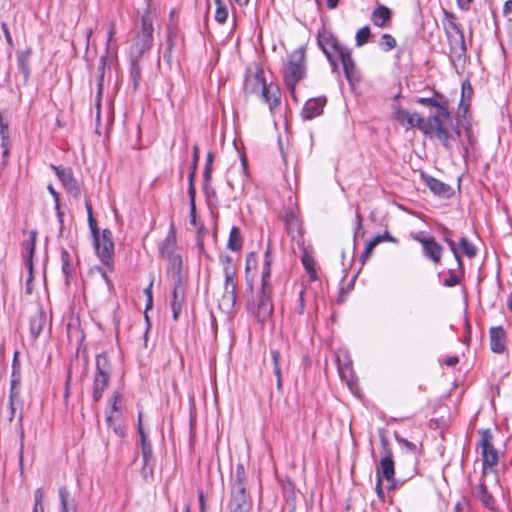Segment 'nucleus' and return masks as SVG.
Segmentation results:
<instances>
[{
    "instance_id": "obj_43",
    "label": "nucleus",
    "mask_w": 512,
    "mask_h": 512,
    "mask_svg": "<svg viewBox=\"0 0 512 512\" xmlns=\"http://www.w3.org/2000/svg\"><path fill=\"white\" fill-rule=\"evenodd\" d=\"M85 206H86V210H87L88 224H89V228L91 231V235L93 238H96L101 233L98 229L97 222H96L95 218L93 217L92 206L89 201H86Z\"/></svg>"
},
{
    "instance_id": "obj_3",
    "label": "nucleus",
    "mask_w": 512,
    "mask_h": 512,
    "mask_svg": "<svg viewBox=\"0 0 512 512\" xmlns=\"http://www.w3.org/2000/svg\"><path fill=\"white\" fill-rule=\"evenodd\" d=\"M443 25L449 42L451 60L460 61L465 57L467 51L462 27L457 22L456 16L446 11L444 13Z\"/></svg>"
},
{
    "instance_id": "obj_39",
    "label": "nucleus",
    "mask_w": 512,
    "mask_h": 512,
    "mask_svg": "<svg viewBox=\"0 0 512 512\" xmlns=\"http://www.w3.org/2000/svg\"><path fill=\"white\" fill-rule=\"evenodd\" d=\"M464 277V272H461L456 269L448 270V277L444 279L443 285L445 287H454L460 284L462 278Z\"/></svg>"
},
{
    "instance_id": "obj_40",
    "label": "nucleus",
    "mask_w": 512,
    "mask_h": 512,
    "mask_svg": "<svg viewBox=\"0 0 512 512\" xmlns=\"http://www.w3.org/2000/svg\"><path fill=\"white\" fill-rule=\"evenodd\" d=\"M61 263L62 272L66 277V281H68L69 277L73 274V265L71 263V256L67 250H62L61 252Z\"/></svg>"
},
{
    "instance_id": "obj_31",
    "label": "nucleus",
    "mask_w": 512,
    "mask_h": 512,
    "mask_svg": "<svg viewBox=\"0 0 512 512\" xmlns=\"http://www.w3.org/2000/svg\"><path fill=\"white\" fill-rule=\"evenodd\" d=\"M185 303V290L172 289V297L170 301L173 319L176 321L179 318V315L182 311L183 305Z\"/></svg>"
},
{
    "instance_id": "obj_1",
    "label": "nucleus",
    "mask_w": 512,
    "mask_h": 512,
    "mask_svg": "<svg viewBox=\"0 0 512 512\" xmlns=\"http://www.w3.org/2000/svg\"><path fill=\"white\" fill-rule=\"evenodd\" d=\"M317 43L329 61L333 73H339L338 63L340 62L345 78L349 83L360 80V74L351 56L350 49L340 44L333 33L325 28L320 29L317 35Z\"/></svg>"
},
{
    "instance_id": "obj_42",
    "label": "nucleus",
    "mask_w": 512,
    "mask_h": 512,
    "mask_svg": "<svg viewBox=\"0 0 512 512\" xmlns=\"http://www.w3.org/2000/svg\"><path fill=\"white\" fill-rule=\"evenodd\" d=\"M198 161H199V147H198V145H194L193 146V159H192V164H191V170H190L189 177H188V181H189L188 187H195L194 186V179H195V176H196V171H197V167H198Z\"/></svg>"
},
{
    "instance_id": "obj_19",
    "label": "nucleus",
    "mask_w": 512,
    "mask_h": 512,
    "mask_svg": "<svg viewBox=\"0 0 512 512\" xmlns=\"http://www.w3.org/2000/svg\"><path fill=\"white\" fill-rule=\"evenodd\" d=\"M267 84L264 70L262 68H257L255 73L246 75L244 90L249 94L260 95Z\"/></svg>"
},
{
    "instance_id": "obj_64",
    "label": "nucleus",
    "mask_w": 512,
    "mask_h": 512,
    "mask_svg": "<svg viewBox=\"0 0 512 512\" xmlns=\"http://www.w3.org/2000/svg\"><path fill=\"white\" fill-rule=\"evenodd\" d=\"M457 6L462 11H468L473 0H456Z\"/></svg>"
},
{
    "instance_id": "obj_23",
    "label": "nucleus",
    "mask_w": 512,
    "mask_h": 512,
    "mask_svg": "<svg viewBox=\"0 0 512 512\" xmlns=\"http://www.w3.org/2000/svg\"><path fill=\"white\" fill-rule=\"evenodd\" d=\"M490 349L496 354L506 351V332L502 326L491 327L489 330Z\"/></svg>"
},
{
    "instance_id": "obj_53",
    "label": "nucleus",
    "mask_w": 512,
    "mask_h": 512,
    "mask_svg": "<svg viewBox=\"0 0 512 512\" xmlns=\"http://www.w3.org/2000/svg\"><path fill=\"white\" fill-rule=\"evenodd\" d=\"M171 282H172V286L173 288L172 289H179V290H185L184 288V277H183V273L182 274H177V275H173V276H170L168 277Z\"/></svg>"
},
{
    "instance_id": "obj_50",
    "label": "nucleus",
    "mask_w": 512,
    "mask_h": 512,
    "mask_svg": "<svg viewBox=\"0 0 512 512\" xmlns=\"http://www.w3.org/2000/svg\"><path fill=\"white\" fill-rule=\"evenodd\" d=\"M104 89V78L103 75H98L97 78V95H96V109H97V118L100 117V108H101V98Z\"/></svg>"
},
{
    "instance_id": "obj_45",
    "label": "nucleus",
    "mask_w": 512,
    "mask_h": 512,
    "mask_svg": "<svg viewBox=\"0 0 512 512\" xmlns=\"http://www.w3.org/2000/svg\"><path fill=\"white\" fill-rule=\"evenodd\" d=\"M189 205H190V223L196 226V190L195 187H188Z\"/></svg>"
},
{
    "instance_id": "obj_58",
    "label": "nucleus",
    "mask_w": 512,
    "mask_h": 512,
    "mask_svg": "<svg viewBox=\"0 0 512 512\" xmlns=\"http://www.w3.org/2000/svg\"><path fill=\"white\" fill-rule=\"evenodd\" d=\"M1 30H2V32L4 34V36H5L7 44L10 47H13L14 46V42H13V39H12V36H11L10 31H9L7 23H5V22L1 23Z\"/></svg>"
},
{
    "instance_id": "obj_47",
    "label": "nucleus",
    "mask_w": 512,
    "mask_h": 512,
    "mask_svg": "<svg viewBox=\"0 0 512 512\" xmlns=\"http://www.w3.org/2000/svg\"><path fill=\"white\" fill-rule=\"evenodd\" d=\"M396 40L391 34H383L379 41V47L385 51H391L396 47Z\"/></svg>"
},
{
    "instance_id": "obj_61",
    "label": "nucleus",
    "mask_w": 512,
    "mask_h": 512,
    "mask_svg": "<svg viewBox=\"0 0 512 512\" xmlns=\"http://www.w3.org/2000/svg\"><path fill=\"white\" fill-rule=\"evenodd\" d=\"M21 385V372H11L10 386L20 387Z\"/></svg>"
},
{
    "instance_id": "obj_9",
    "label": "nucleus",
    "mask_w": 512,
    "mask_h": 512,
    "mask_svg": "<svg viewBox=\"0 0 512 512\" xmlns=\"http://www.w3.org/2000/svg\"><path fill=\"white\" fill-rule=\"evenodd\" d=\"M220 262L223 265L225 277V291L222 297V303L233 307L236 302V266L230 256H221Z\"/></svg>"
},
{
    "instance_id": "obj_14",
    "label": "nucleus",
    "mask_w": 512,
    "mask_h": 512,
    "mask_svg": "<svg viewBox=\"0 0 512 512\" xmlns=\"http://www.w3.org/2000/svg\"><path fill=\"white\" fill-rule=\"evenodd\" d=\"M50 167L55 172L66 190L74 197H78L80 195V186L74 177L72 169L69 167H62L53 164H51Z\"/></svg>"
},
{
    "instance_id": "obj_13",
    "label": "nucleus",
    "mask_w": 512,
    "mask_h": 512,
    "mask_svg": "<svg viewBox=\"0 0 512 512\" xmlns=\"http://www.w3.org/2000/svg\"><path fill=\"white\" fill-rule=\"evenodd\" d=\"M138 433L141 441V453L143 457V473L146 476L147 469H149L150 473L152 472V466L154 464V457L152 451V445L150 440L148 439V435L144 431L142 425V413L140 412L138 415Z\"/></svg>"
},
{
    "instance_id": "obj_46",
    "label": "nucleus",
    "mask_w": 512,
    "mask_h": 512,
    "mask_svg": "<svg viewBox=\"0 0 512 512\" xmlns=\"http://www.w3.org/2000/svg\"><path fill=\"white\" fill-rule=\"evenodd\" d=\"M370 36H371V31H370L369 26H364V27L360 28L357 31L356 36H355L356 46L361 47V46L365 45L369 41Z\"/></svg>"
},
{
    "instance_id": "obj_35",
    "label": "nucleus",
    "mask_w": 512,
    "mask_h": 512,
    "mask_svg": "<svg viewBox=\"0 0 512 512\" xmlns=\"http://www.w3.org/2000/svg\"><path fill=\"white\" fill-rule=\"evenodd\" d=\"M243 239L239 227L233 226L230 230L227 247L234 252L242 249Z\"/></svg>"
},
{
    "instance_id": "obj_25",
    "label": "nucleus",
    "mask_w": 512,
    "mask_h": 512,
    "mask_svg": "<svg viewBox=\"0 0 512 512\" xmlns=\"http://www.w3.org/2000/svg\"><path fill=\"white\" fill-rule=\"evenodd\" d=\"M46 325V314L40 305H37L34 313L29 319V330L30 335L33 339H36L42 332Z\"/></svg>"
},
{
    "instance_id": "obj_20",
    "label": "nucleus",
    "mask_w": 512,
    "mask_h": 512,
    "mask_svg": "<svg viewBox=\"0 0 512 512\" xmlns=\"http://www.w3.org/2000/svg\"><path fill=\"white\" fill-rule=\"evenodd\" d=\"M395 439L402 450L407 454V460L411 463L412 469L409 477H413L417 473V464H418V446L403 437L395 435Z\"/></svg>"
},
{
    "instance_id": "obj_21",
    "label": "nucleus",
    "mask_w": 512,
    "mask_h": 512,
    "mask_svg": "<svg viewBox=\"0 0 512 512\" xmlns=\"http://www.w3.org/2000/svg\"><path fill=\"white\" fill-rule=\"evenodd\" d=\"M121 400H122L121 393L115 391L109 400L111 409H110V412L107 414L106 423L108 424L109 427L113 428L114 432L117 435L124 436V434H125L124 428L120 425L114 424V413H120Z\"/></svg>"
},
{
    "instance_id": "obj_49",
    "label": "nucleus",
    "mask_w": 512,
    "mask_h": 512,
    "mask_svg": "<svg viewBox=\"0 0 512 512\" xmlns=\"http://www.w3.org/2000/svg\"><path fill=\"white\" fill-rule=\"evenodd\" d=\"M472 93L473 89L470 82L468 80L464 81L461 86V100L459 103L460 108L464 106V100L470 101Z\"/></svg>"
},
{
    "instance_id": "obj_38",
    "label": "nucleus",
    "mask_w": 512,
    "mask_h": 512,
    "mask_svg": "<svg viewBox=\"0 0 512 512\" xmlns=\"http://www.w3.org/2000/svg\"><path fill=\"white\" fill-rule=\"evenodd\" d=\"M214 3L216 5L215 10V21L219 24H224L227 21L228 18V9L224 2V0H214Z\"/></svg>"
},
{
    "instance_id": "obj_62",
    "label": "nucleus",
    "mask_w": 512,
    "mask_h": 512,
    "mask_svg": "<svg viewBox=\"0 0 512 512\" xmlns=\"http://www.w3.org/2000/svg\"><path fill=\"white\" fill-rule=\"evenodd\" d=\"M302 262H303V265L305 266L306 270L308 271V273L310 275V278L312 280H316L317 279V275H316V271L313 268V266L308 262L307 259H302Z\"/></svg>"
},
{
    "instance_id": "obj_32",
    "label": "nucleus",
    "mask_w": 512,
    "mask_h": 512,
    "mask_svg": "<svg viewBox=\"0 0 512 512\" xmlns=\"http://www.w3.org/2000/svg\"><path fill=\"white\" fill-rule=\"evenodd\" d=\"M271 264H272V257L270 248L268 247L265 251L264 255V262H263V268H262V276H261V288L265 289H272L271 285Z\"/></svg>"
},
{
    "instance_id": "obj_30",
    "label": "nucleus",
    "mask_w": 512,
    "mask_h": 512,
    "mask_svg": "<svg viewBox=\"0 0 512 512\" xmlns=\"http://www.w3.org/2000/svg\"><path fill=\"white\" fill-rule=\"evenodd\" d=\"M168 262L167 265V276H173L177 274H182L183 262L182 257L177 253H171L166 255H161Z\"/></svg>"
},
{
    "instance_id": "obj_60",
    "label": "nucleus",
    "mask_w": 512,
    "mask_h": 512,
    "mask_svg": "<svg viewBox=\"0 0 512 512\" xmlns=\"http://www.w3.org/2000/svg\"><path fill=\"white\" fill-rule=\"evenodd\" d=\"M97 270L100 272L101 277L105 281V283L108 287V290L112 291L114 289V285H113L111 279L108 277L107 272L101 267H98Z\"/></svg>"
},
{
    "instance_id": "obj_11",
    "label": "nucleus",
    "mask_w": 512,
    "mask_h": 512,
    "mask_svg": "<svg viewBox=\"0 0 512 512\" xmlns=\"http://www.w3.org/2000/svg\"><path fill=\"white\" fill-rule=\"evenodd\" d=\"M381 444L384 450V456L376 467V476L380 479H385L390 483V488H395V464L393 460L392 451L389 448V443L386 437L381 436Z\"/></svg>"
},
{
    "instance_id": "obj_24",
    "label": "nucleus",
    "mask_w": 512,
    "mask_h": 512,
    "mask_svg": "<svg viewBox=\"0 0 512 512\" xmlns=\"http://www.w3.org/2000/svg\"><path fill=\"white\" fill-rule=\"evenodd\" d=\"M325 104V97H318L307 100L301 112L302 118L304 120H311L320 116L323 112Z\"/></svg>"
},
{
    "instance_id": "obj_41",
    "label": "nucleus",
    "mask_w": 512,
    "mask_h": 512,
    "mask_svg": "<svg viewBox=\"0 0 512 512\" xmlns=\"http://www.w3.org/2000/svg\"><path fill=\"white\" fill-rule=\"evenodd\" d=\"M425 118L420 116L417 112L408 114L405 126L408 128H419L423 132Z\"/></svg>"
},
{
    "instance_id": "obj_17",
    "label": "nucleus",
    "mask_w": 512,
    "mask_h": 512,
    "mask_svg": "<svg viewBox=\"0 0 512 512\" xmlns=\"http://www.w3.org/2000/svg\"><path fill=\"white\" fill-rule=\"evenodd\" d=\"M272 289L261 288L258 304L253 312L259 322H264L271 317L273 313V304L271 300Z\"/></svg>"
},
{
    "instance_id": "obj_4",
    "label": "nucleus",
    "mask_w": 512,
    "mask_h": 512,
    "mask_svg": "<svg viewBox=\"0 0 512 512\" xmlns=\"http://www.w3.org/2000/svg\"><path fill=\"white\" fill-rule=\"evenodd\" d=\"M112 367L107 353L97 354L95 357V372L92 385V399L99 402L109 386Z\"/></svg>"
},
{
    "instance_id": "obj_29",
    "label": "nucleus",
    "mask_w": 512,
    "mask_h": 512,
    "mask_svg": "<svg viewBox=\"0 0 512 512\" xmlns=\"http://www.w3.org/2000/svg\"><path fill=\"white\" fill-rule=\"evenodd\" d=\"M32 55L31 48H27L25 50H21L17 52V65L18 69L21 71L24 82L27 83L30 78V59Z\"/></svg>"
},
{
    "instance_id": "obj_44",
    "label": "nucleus",
    "mask_w": 512,
    "mask_h": 512,
    "mask_svg": "<svg viewBox=\"0 0 512 512\" xmlns=\"http://www.w3.org/2000/svg\"><path fill=\"white\" fill-rule=\"evenodd\" d=\"M212 162H213V154L211 152L208 153L206 164L203 172L204 185L203 189L208 193V182L211 181L212 177Z\"/></svg>"
},
{
    "instance_id": "obj_6",
    "label": "nucleus",
    "mask_w": 512,
    "mask_h": 512,
    "mask_svg": "<svg viewBox=\"0 0 512 512\" xmlns=\"http://www.w3.org/2000/svg\"><path fill=\"white\" fill-rule=\"evenodd\" d=\"M304 73L305 51L303 48H300L290 55L284 69V82L291 92H294L296 84L304 77Z\"/></svg>"
},
{
    "instance_id": "obj_28",
    "label": "nucleus",
    "mask_w": 512,
    "mask_h": 512,
    "mask_svg": "<svg viewBox=\"0 0 512 512\" xmlns=\"http://www.w3.org/2000/svg\"><path fill=\"white\" fill-rule=\"evenodd\" d=\"M392 19L391 10L384 6L379 5L371 14V21L377 27H386Z\"/></svg>"
},
{
    "instance_id": "obj_63",
    "label": "nucleus",
    "mask_w": 512,
    "mask_h": 512,
    "mask_svg": "<svg viewBox=\"0 0 512 512\" xmlns=\"http://www.w3.org/2000/svg\"><path fill=\"white\" fill-rule=\"evenodd\" d=\"M355 217H356V229H355L354 237H356L358 233H362V234L364 233L363 232V226H362V220L363 219H362L361 214L358 211H356V216Z\"/></svg>"
},
{
    "instance_id": "obj_52",
    "label": "nucleus",
    "mask_w": 512,
    "mask_h": 512,
    "mask_svg": "<svg viewBox=\"0 0 512 512\" xmlns=\"http://www.w3.org/2000/svg\"><path fill=\"white\" fill-rule=\"evenodd\" d=\"M409 112L407 110L396 107L394 109V118L401 125L405 126Z\"/></svg>"
},
{
    "instance_id": "obj_57",
    "label": "nucleus",
    "mask_w": 512,
    "mask_h": 512,
    "mask_svg": "<svg viewBox=\"0 0 512 512\" xmlns=\"http://www.w3.org/2000/svg\"><path fill=\"white\" fill-rule=\"evenodd\" d=\"M455 260H456V263H457V269L456 270H459L461 272H464V264H463V261H462V258H461V252L459 251L458 247H454V250H451Z\"/></svg>"
},
{
    "instance_id": "obj_56",
    "label": "nucleus",
    "mask_w": 512,
    "mask_h": 512,
    "mask_svg": "<svg viewBox=\"0 0 512 512\" xmlns=\"http://www.w3.org/2000/svg\"><path fill=\"white\" fill-rule=\"evenodd\" d=\"M304 293H305L304 289H301L299 291L298 298H297V304L295 306V311L300 315L304 313V309H305Z\"/></svg>"
},
{
    "instance_id": "obj_22",
    "label": "nucleus",
    "mask_w": 512,
    "mask_h": 512,
    "mask_svg": "<svg viewBox=\"0 0 512 512\" xmlns=\"http://www.w3.org/2000/svg\"><path fill=\"white\" fill-rule=\"evenodd\" d=\"M422 179L436 196L448 199L454 194L453 188L439 179L424 174H422Z\"/></svg>"
},
{
    "instance_id": "obj_37",
    "label": "nucleus",
    "mask_w": 512,
    "mask_h": 512,
    "mask_svg": "<svg viewBox=\"0 0 512 512\" xmlns=\"http://www.w3.org/2000/svg\"><path fill=\"white\" fill-rule=\"evenodd\" d=\"M459 246L463 255L470 259L476 257L478 249L467 237L463 236L460 238Z\"/></svg>"
},
{
    "instance_id": "obj_33",
    "label": "nucleus",
    "mask_w": 512,
    "mask_h": 512,
    "mask_svg": "<svg viewBox=\"0 0 512 512\" xmlns=\"http://www.w3.org/2000/svg\"><path fill=\"white\" fill-rule=\"evenodd\" d=\"M60 512H76L75 500L70 497L66 487L59 488Z\"/></svg>"
},
{
    "instance_id": "obj_7",
    "label": "nucleus",
    "mask_w": 512,
    "mask_h": 512,
    "mask_svg": "<svg viewBox=\"0 0 512 512\" xmlns=\"http://www.w3.org/2000/svg\"><path fill=\"white\" fill-rule=\"evenodd\" d=\"M93 245L100 262L109 270L114 271V242L109 229H104L99 236L93 238Z\"/></svg>"
},
{
    "instance_id": "obj_18",
    "label": "nucleus",
    "mask_w": 512,
    "mask_h": 512,
    "mask_svg": "<svg viewBox=\"0 0 512 512\" xmlns=\"http://www.w3.org/2000/svg\"><path fill=\"white\" fill-rule=\"evenodd\" d=\"M37 235H38V232L36 230H31L28 233V238L25 239L21 244L22 257L25 260V265L29 271V278L27 280L28 282L32 279L33 257H34L35 248H36Z\"/></svg>"
},
{
    "instance_id": "obj_8",
    "label": "nucleus",
    "mask_w": 512,
    "mask_h": 512,
    "mask_svg": "<svg viewBox=\"0 0 512 512\" xmlns=\"http://www.w3.org/2000/svg\"><path fill=\"white\" fill-rule=\"evenodd\" d=\"M480 439L478 447L481 449L482 456V477H485L489 470H492L498 463V451L493 445V433L490 429L479 431Z\"/></svg>"
},
{
    "instance_id": "obj_55",
    "label": "nucleus",
    "mask_w": 512,
    "mask_h": 512,
    "mask_svg": "<svg viewBox=\"0 0 512 512\" xmlns=\"http://www.w3.org/2000/svg\"><path fill=\"white\" fill-rule=\"evenodd\" d=\"M20 403V387L10 386L9 404Z\"/></svg>"
},
{
    "instance_id": "obj_36",
    "label": "nucleus",
    "mask_w": 512,
    "mask_h": 512,
    "mask_svg": "<svg viewBox=\"0 0 512 512\" xmlns=\"http://www.w3.org/2000/svg\"><path fill=\"white\" fill-rule=\"evenodd\" d=\"M139 60L134 57H131V67H130V78L133 83V90L137 91L140 87L141 78H142V69L139 65Z\"/></svg>"
},
{
    "instance_id": "obj_34",
    "label": "nucleus",
    "mask_w": 512,
    "mask_h": 512,
    "mask_svg": "<svg viewBox=\"0 0 512 512\" xmlns=\"http://www.w3.org/2000/svg\"><path fill=\"white\" fill-rule=\"evenodd\" d=\"M175 245H176V233L174 230V226L172 224L169 234L167 235L165 240L160 244V247H159L160 255L175 253Z\"/></svg>"
},
{
    "instance_id": "obj_48",
    "label": "nucleus",
    "mask_w": 512,
    "mask_h": 512,
    "mask_svg": "<svg viewBox=\"0 0 512 512\" xmlns=\"http://www.w3.org/2000/svg\"><path fill=\"white\" fill-rule=\"evenodd\" d=\"M382 241H383V237L382 236H375L373 239H371L367 243L364 251L361 254V259H362L363 263L365 261H367V259L370 257V255H371L373 249L375 248V246L377 244H379L380 242H382Z\"/></svg>"
},
{
    "instance_id": "obj_51",
    "label": "nucleus",
    "mask_w": 512,
    "mask_h": 512,
    "mask_svg": "<svg viewBox=\"0 0 512 512\" xmlns=\"http://www.w3.org/2000/svg\"><path fill=\"white\" fill-rule=\"evenodd\" d=\"M0 151H1V155H2V159L0 162V169L4 170L9 163L10 142L1 143Z\"/></svg>"
},
{
    "instance_id": "obj_15",
    "label": "nucleus",
    "mask_w": 512,
    "mask_h": 512,
    "mask_svg": "<svg viewBox=\"0 0 512 512\" xmlns=\"http://www.w3.org/2000/svg\"><path fill=\"white\" fill-rule=\"evenodd\" d=\"M422 246L423 255L435 264H439L442 259L443 248L433 236H424L415 238Z\"/></svg>"
},
{
    "instance_id": "obj_16",
    "label": "nucleus",
    "mask_w": 512,
    "mask_h": 512,
    "mask_svg": "<svg viewBox=\"0 0 512 512\" xmlns=\"http://www.w3.org/2000/svg\"><path fill=\"white\" fill-rule=\"evenodd\" d=\"M433 94L434 97H419L416 102L422 106L436 108L437 112H439L444 119H450L451 116L446 97L436 90L433 91Z\"/></svg>"
},
{
    "instance_id": "obj_5",
    "label": "nucleus",
    "mask_w": 512,
    "mask_h": 512,
    "mask_svg": "<svg viewBox=\"0 0 512 512\" xmlns=\"http://www.w3.org/2000/svg\"><path fill=\"white\" fill-rule=\"evenodd\" d=\"M153 20L149 14H145L141 19V28L136 32L130 47V57L141 59V57L150 50L153 45Z\"/></svg>"
},
{
    "instance_id": "obj_2",
    "label": "nucleus",
    "mask_w": 512,
    "mask_h": 512,
    "mask_svg": "<svg viewBox=\"0 0 512 512\" xmlns=\"http://www.w3.org/2000/svg\"><path fill=\"white\" fill-rule=\"evenodd\" d=\"M247 475L242 463L237 464L232 478L229 512H250L252 501L246 488Z\"/></svg>"
},
{
    "instance_id": "obj_10",
    "label": "nucleus",
    "mask_w": 512,
    "mask_h": 512,
    "mask_svg": "<svg viewBox=\"0 0 512 512\" xmlns=\"http://www.w3.org/2000/svg\"><path fill=\"white\" fill-rule=\"evenodd\" d=\"M444 120L445 119L439 112L425 118L423 133L427 136H435L445 148L450 149V139L452 136L444 126Z\"/></svg>"
},
{
    "instance_id": "obj_54",
    "label": "nucleus",
    "mask_w": 512,
    "mask_h": 512,
    "mask_svg": "<svg viewBox=\"0 0 512 512\" xmlns=\"http://www.w3.org/2000/svg\"><path fill=\"white\" fill-rule=\"evenodd\" d=\"M442 238L447 243L450 250H454V247L457 246L456 242L452 239V232L449 229L443 228Z\"/></svg>"
},
{
    "instance_id": "obj_59",
    "label": "nucleus",
    "mask_w": 512,
    "mask_h": 512,
    "mask_svg": "<svg viewBox=\"0 0 512 512\" xmlns=\"http://www.w3.org/2000/svg\"><path fill=\"white\" fill-rule=\"evenodd\" d=\"M107 57H108V52L106 51L105 54L100 57L99 65H98V73H99V75H103V78L105 77V69L107 66Z\"/></svg>"
},
{
    "instance_id": "obj_26",
    "label": "nucleus",
    "mask_w": 512,
    "mask_h": 512,
    "mask_svg": "<svg viewBox=\"0 0 512 512\" xmlns=\"http://www.w3.org/2000/svg\"><path fill=\"white\" fill-rule=\"evenodd\" d=\"M261 99L269 105L271 111L280 105L281 93L278 85L270 82L259 95Z\"/></svg>"
},
{
    "instance_id": "obj_27",
    "label": "nucleus",
    "mask_w": 512,
    "mask_h": 512,
    "mask_svg": "<svg viewBox=\"0 0 512 512\" xmlns=\"http://www.w3.org/2000/svg\"><path fill=\"white\" fill-rule=\"evenodd\" d=\"M476 496L481 501L482 505L492 512L497 511V502L494 496L488 491L487 486L482 477L480 484L476 487Z\"/></svg>"
},
{
    "instance_id": "obj_12",
    "label": "nucleus",
    "mask_w": 512,
    "mask_h": 512,
    "mask_svg": "<svg viewBox=\"0 0 512 512\" xmlns=\"http://www.w3.org/2000/svg\"><path fill=\"white\" fill-rule=\"evenodd\" d=\"M290 347L287 343L280 348H270V354L273 363V373L276 377V386L280 391L282 389V367H288L290 364Z\"/></svg>"
}]
</instances>
